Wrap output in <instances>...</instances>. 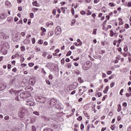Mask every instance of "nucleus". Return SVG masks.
I'll use <instances>...</instances> for the list:
<instances>
[{"mask_svg": "<svg viewBox=\"0 0 131 131\" xmlns=\"http://www.w3.org/2000/svg\"><path fill=\"white\" fill-rule=\"evenodd\" d=\"M33 114H34L35 115H36L37 116H39V113H38V112H33Z\"/></svg>", "mask_w": 131, "mask_h": 131, "instance_id": "obj_24", "label": "nucleus"}, {"mask_svg": "<svg viewBox=\"0 0 131 131\" xmlns=\"http://www.w3.org/2000/svg\"><path fill=\"white\" fill-rule=\"evenodd\" d=\"M46 83H47V84H49V85H50L51 84V82L50 81V80H46Z\"/></svg>", "mask_w": 131, "mask_h": 131, "instance_id": "obj_54", "label": "nucleus"}, {"mask_svg": "<svg viewBox=\"0 0 131 131\" xmlns=\"http://www.w3.org/2000/svg\"><path fill=\"white\" fill-rule=\"evenodd\" d=\"M91 127V125L90 124H88V127H87V129H86V130L87 131H90V128Z\"/></svg>", "mask_w": 131, "mask_h": 131, "instance_id": "obj_51", "label": "nucleus"}, {"mask_svg": "<svg viewBox=\"0 0 131 131\" xmlns=\"http://www.w3.org/2000/svg\"><path fill=\"white\" fill-rule=\"evenodd\" d=\"M97 30H98V29H94L93 34H95V35L97 34Z\"/></svg>", "mask_w": 131, "mask_h": 131, "instance_id": "obj_36", "label": "nucleus"}, {"mask_svg": "<svg viewBox=\"0 0 131 131\" xmlns=\"http://www.w3.org/2000/svg\"><path fill=\"white\" fill-rule=\"evenodd\" d=\"M8 17V13H3L0 14V20H3V19H6Z\"/></svg>", "mask_w": 131, "mask_h": 131, "instance_id": "obj_6", "label": "nucleus"}, {"mask_svg": "<svg viewBox=\"0 0 131 131\" xmlns=\"http://www.w3.org/2000/svg\"><path fill=\"white\" fill-rule=\"evenodd\" d=\"M73 61H78V60H79V57H77L76 58H74Z\"/></svg>", "mask_w": 131, "mask_h": 131, "instance_id": "obj_63", "label": "nucleus"}, {"mask_svg": "<svg viewBox=\"0 0 131 131\" xmlns=\"http://www.w3.org/2000/svg\"><path fill=\"white\" fill-rule=\"evenodd\" d=\"M71 12H72V14L73 16H74L75 13V11L74 10V8H72L71 9Z\"/></svg>", "mask_w": 131, "mask_h": 131, "instance_id": "obj_31", "label": "nucleus"}, {"mask_svg": "<svg viewBox=\"0 0 131 131\" xmlns=\"http://www.w3.org/2000/svg\"><path fill=\"white\" fill-rule=\"evenodd\" d=\"M30 42V40H29V39L26 38L24 40V43H25V45H28Z\"/></svg>", "mask_w": 131, "mask_h": 131, "instance_id": "obj_12", "label": "nucleus"}, {"mask_svg": "<svg viewBox=\"0 0 131 131\" xmlns=\"http://www.w3.org/2000/svg\"><path fill=\"white\" fill-rule=\"evenodd\" d=\"M38 43H39V45H42L43 43V40L40 39L38 41Z\"/></svg>", "mask_w": 131, "mask_h": 131, "instance_id": "obj_28", "label": "nucleus"}, {"mask_svg": "<svg viewBox=\"0 0 131 131\" xmlns=\"http://www.w3.org/2000/svg\"><path fill=\"white\" fill-rule=\"evenodd\" d=\"M75 72V74H77L78 75H79V74L80 73V72L78 70L76 71Z\"/></svg>", "mask_w": 131, "mask_h": 131, "instance_id": "obj_62", "label": "nucleus"}, {"mask_svg": "<svg viewBox=\"0 0 131 131\" xmlns=\"http://www.w3.org/2000/svg\"><path fill=\"white\" fill-rule=\"evenodd\" d=\"M127 7H131V2H129L127 4Z\"/></svg>", "mask_w": 131, "mask_h": 131, "instance_id": "obj_64", "label": "nucleus"}, {"mask_svg": "<svg viewBox=\"0 0 131 131\" xmlns=\"http://www.w3.org/2000/svg\"><path fill=\"white\" fill-rule=\"evenodd\" d=\"M77 120L81 121V120H82V117L81 116H79L77 118Z\"/></svg>", "mask_w": 131, "mask_h": 131, "instance_id": "obj_34", "label": "nucleus"}, {"mask_svg": "<svg viewBox=\"0 0 131 131\" xmlns=\"http://www.w3.org/2000/svg\"><path fill=\"white\" fill-rule=\"evenodd\" d=\"M98 98H100V97H102V93H101V92L98 93Z\"/></svg>", "mask_w": 131, "mask_h": 131, "instance_id": "obj_59", "label": "nucleus"}, {"mask_svg": "<svg viewBox=\"0 0 131 131\" xmlns=\"http://www.w3.org/2000/svg\"><path fill=\"white\" fill-rule=\"evenodd\" d=\"M5 37V33L1 32L0 33V38L4 39Z\"/></svg>", "mask_w": 131, "mask_h": 131, "instance_id": "obj_13", "label": "nucleus"}, {"mask_svg": "<svg viewBox=\"0 0 131 131\" xmlns=\"http://www.w3.org/2000/svg\"><path fill=\"white\" fill-rule=\"evenodd\" d=\"M92 67V64L90 61H86L85 64L83 66V69L84 70H88Z\"/></svg>", "mask_w": 131, "mask_h": 131, "instance_id": "obj_1", "label": "nucleus"}, {"mask_svg": "<svg viewBox=\"0 0 131 131\" xmlns=\"http://www.w3.org/2000/svg\"><path fill=\"white\" fill-rule=\"evenodd\" d=\"M12 71H13V72H14V73L17 72V68H14L12 69Z\"/></svg>", "mask_w": 131, "mask_h": 131, "instance_id": "obj_50", "label": "nucleus"}, {"mask_svg": "<svg viewBox=\"0 0 131 131\" xmlns=\"http://www.w3.org/2000/svg\"><path fill=\"white\" fill-rule=\"evenodd\" d=\"M9 38V35L5 34L4 39H8V38Z\"/></svg>", "mask_w": 131, "mask_h": 131, "instance_id": "obj_33", "label": "nucleus"}, {"mask_svg": "<svg viewBox=\"0 0 131 131\" xmlns=\"http://www.w3.org/2000/svg\"><path fill=\"white\" fill-rule=\"evenodd\" d=\"M77 42H79V44L81 45V46L82 45V41H81V40H80V39H77Z\"/></svg>", "mask_w": 131, "mask_h": 131, "instance_id": "obj_32", "label": "nucleus"}, {"mask_svg": "<svg viewBox=\"0 0 131 131\" xmlns=\"http://www.w3.org/2000/svg\"><path fill=\"white\" fill-rule=\"evenodd\" d=\"M56 109L60 110V109H63V105L62 104L58 105V107H56Z\"/></svg>", "mask_w": 131, "mask_h": 131, "instance_id": "obj_22", "label": "nucleus"}, {"mask_svg": "<svg viewBox=\"0 0 131 131\" xmlns=\"http://www.w3.org/2000/svg\"><path fill=\"white\" fill-rule=\"evenodd\" d=\"M51 69H52L53 71H57V69L59 70V67L55 64L54 66H52Z\"/></svg>", "mask_w": 131, "mask_h": 131, "instance_id": "obj_10", "label": "nucleus"}, {"mask_svg": "<svg viewBox=\"0 0 131 131\" xmlns=\"http://www.w3.org/2000/svg\"><path fill=\"white\" fill-rule=\"evenodd\" d=\"M106 74H107V75H110L111 74H112V71H108L106 72Z\"/></svg>", "mask_w": 131, "mask_h": 131, "instance_id": "obj_42", "label": "nucleus"}, {"mask_svg": "<svg viewBox=\"0 0 131 131\" xmlns=\"http://www.w3.org/2000/svg\"><path fill=\"white\" fill-rule=\"evenodd\" d=\"M9 93L12 96H16L17 94H19L20 92L18 91L14 90V89H11L9 91Z\"/></svg>", "mask_w": 131, "mask_h": 131, "instance_id": "obj_3", "label": "nucleus"}, {"mask_svg": "<svg viewBox=\"0 0 131 131\" xmlns=\"http://www.w3.org/2000/svg\"><path fill=\"white\" fill-rule=\"evenodd\" d=\"M16 81V78H14L13 79L10 80L9 82V86L11 88L13 85V83Z\"/></svg>", "mask_w": 131, "mask_h": 131, "instance_id": "obj_9", "label": "nucleus"}, {"mask_svg": "<svg viewBox=\"0 0 131 131\" xmlns=\"http://www.w3.org/2000/svg\"><path fill=\"white\" fill-rule=\"evenodd\" d=\"M60 9H61V10H62V13H63V14H65V12H66L65 8L64 7H61Z\"/></svg>", "mask_w": 131, "mask_h": 131, "instance_id": "obj_38", "label": "nucleus"}, {"mask_svg": "<svg viewBox=\"0 0 131 131\" xmlns=\"http://www.w3.org/2000/svg\"><path fill=\"white\" fill-rule=\"evenodd\" d=\"M128 50V49H127V47H124V52H127Z\"/></svg>", "mask_w": 131, "mask_h": 131, "instance_id": "obj_61", "label": "nucleus"}, {"mask_svg": "<svg viewBox=\"0 0 131 131\" xmlns=\"http://www.w3.org/2000/svg\"><path fill=\"white\" fill-rule=\"evenodd\" d=\"M120 111H121V105L119 104L118 106L117 112H120Z\"/></svg>", "mask_w": 131, "mask_h": 131, "instance_id": "obj_20", "label": "nucleus"}, {"mask_svg": "<svg viewBox=\"0 0 131 131\" xmlns=\"http://www.w3.org/2000/svg\"><path fill=\"white\" fill-rule=\"evenodd\" d=\"M20 35H21V36H25V32H21V33H20Z\"/></svg>", "mask_w": 131, "mask_h": 131, "instance_id": "obj_57", "label": "nucleus"}, {"mask_svg": "<svg viewBox=\"0 0 131 131\" xmlns=\"http://www.w3.org/2000/svg\"><path fill=\"white\" fill-rule=\"evenodd\" d=\"M30 18H33V17H34V14H33V13H31L30 14Z\"/></svg>", "mask_w": 131, "mask_h": 131, "instance_id": "obj_48", "label": "nucleus"}, {"mask_svg": "<svg viewBox=\"0 0 131 131\" xmlns=\"http://www.w3.org/2000/svg\"><path fill=\"white\" fill-rule=\"evenodd\" d=\"M49 78L51 80L53 79V75L50 74L49 76Z\"/></svg>", "mask_w": 131, "mask_h": 131, "instance_id": "obj_56", "label": "nucleus"}, {"mask_svg": "<svg viewBox=\"0 0 131 131\" xmlns=\"http://www.w3.org/2000/svg\"><path fill=\"white\" fill-rule=\"evenodd\" d=\"M21 66L23 68H25V67H26V66H27V64H26V63H21Z\"/></svg>", "mask_w": 131, "mask_h": 131, "instance_id": "obj_49", "label": "nucleus"}, {"mask_svg": "<svg viewBox=\"0 0 131 131\" xmlns=\"http://www.w3.org/2000/svg\"><path fill=\"white\" fill-rule=\"evenodd\" d=\"M110 35L111 37H113L114 36V32H113V30H111Z\"/></svg>", "mask_w": 131, "mask_h": 131, "instance_id": "obj_16", "label": "nucleus"}, {"mask_svg": "<svg viewBox=\"0 0 131 131\" xmlns=\"http://www.w3.org/2000/svg\"><path fill=\"white\" fill-rule=\"evenodd\" d=\"M71 51H69L66 54L67 57H68L71 55Z\"/></svg>", "mask_w": 131, "mask_h": 131, "instance_id": "obj_39", "label": "nucleus"}, {"mask_svg": "<svg viewBox=\"0 0 131 131\" xmlns=\"http://www.w3.org/2000/svg\"><path fill=\"white\" fill-rule=\"evenodd\" d=\"M108 90H109V86H106L105 89V91H103L104 94H107V92H108Z\"/></svg>", "mask_w": 131, "mask_h": 131, "instance_id": "obj_17", "label": "nucleus"}, {"mask_svg": "<svg viewBox=\"0 0 131 131\" xmlns=\"http://www.w3.org/2000/svg\"><path fill=\"white\" fill-rule=\"evenodd\" d=\"M125 28H126V29H128V28H129V25L125 24Z\"/></svg>", "mask_w": 131, "mask_h": 131, "instance_id": "obj_41", "label": "nucleus"}, {"mask_svg": "<svg viewBox=\"0 0 131 131\" xmlns=\"http://www.w3.org/2000/svg\"><path fill=\"white\" fill-rule=\"evenodd\" d=\"M72 66L70 63H68L67 67H68V68H69V69H70V68H71Z\"/></svg>", "mask_w": 131, "mask_h": 131, "instance_id": "obj_53", "label": "nucleus"}, {"mask_svg": "<svg viewBox=\"0 0 131 131\" xmlns=\"http://www.w3.org/2000/svg\"><path fill=\"white\" fill-rule=\"evenodd\" d=\"M76 19H73L71 23V26H73V25H74V24L76 23Z\"/></svg>", "mask_w": 131, "mask_h": 131, "instance_id": "obj_21", "label": "nucleus"}, {"mask_svg": "<svg viewBox=\"0 0 131 131\" xmlns=\"http://www.w3.org/2000/svg\"><path fill=\"white\" fill-rule=\"evenodd\" d=\"M32 43H33V45H34V43H35V38H33L32 39Z\"/></svg>", "mask_w": 131, "mask_h": 131, "instance_id": "obj_44", "label": "nucleus"}, {"mask_svg": "<svg viewBox=\"0 0 131 131\" xmlns=\"http://www.w3.org/2000/svg\"><path fill=\"white\" fill-rule=\"evenodd\" d=\"M41 30L42 31L43 33H45V32H46V31H47V29H46V28H45L43 27L41 28Z\"/></svg>", "mask_w": 131, "mask_h": 131, "instance_id": "obj_26", "label": "nucleus"}, {"mask_svg": "<svg viewBox=\"0 0 131 131\" xmlns=\"http://www.w3.org/2000/svg\"><path fill=\"white\" fill-rule=\"evenodd\" d=\"M114 85H115V82H112L111 83V88H113V86H114Z\"/></svg>", "mask_w": 131, "mask_h": 131, "instance_id": "obj_40", "label": "nucleus"}, {"mask_svg": "<svg viewBox=\"0 0 131 131\" xmlns=\"http://www.w3.org/2000/svg\"><path fill=\"white\" fill-rule=\"evenodd\" d=\"M118 20L119 21V25H122V24H123V21H122V18H119Z\"/></svg>", "mask_w": 131, "mask_h": 131, "instance_id": "obj_14", "label": "nucleus"}, {"mask_svg": "<svg viewBox=\"0 0 131 131\" xmlns=\"http://www.w3.org/2000/svg\"><path fill=\"white\" fill-rule=\"evenodd\" d=\"M52 58H53V55L51 54L48 55V56H47L48 59H52Z\"/></svg>", "mask_w": 131, "mask_h": 131, "instance_id": "obj_45", "label": "nucleus"}, {"mask_svg": "<svg viewBox=\"0 0 131 131\" xmlns=\"http://www.w3.org/2000/svg\"><path fill=\"white\" fill-rule=\"evenodd\" d=\"M32 131H36V127H35V126H32Z\"/></svg>", "mask_w": 131, "mask_h": 131, "instance_id": "obj_27", "label": "nucleus"}, {"mask_svg": "<svg viewBox=\"0 0 131 131\" xmlns=\"http://www.w3.org/2000/svg\"><path fill=\"white\" fill-rule=\"evenodd\" d=\"M43 119H44L45 121H49L50 120V118L47 116H43Z\"/></svg>", "mask_w": 131, "mask_h": 131, "instance_id": "obj_15", "label": "nucleus"}, {"mask_svg": "<svg viewBox=\"0 0 131 131\" xmlns=\"http://www.w3.org/2000/svg\"><path fill=\"white\" fill-rule=\"evenodd\" d=\"M33 6H35V7H37V1H35L32 3Z\"/></svg>", "mask_w": 131, "mask_h": 131, "instance_id": "obj_30", "label": "nucleus"}, {"mask_svg": "<svg viewBox=\"0 0 131 131\" xmlns=\"http://www.w3.org/2000/svg\"><path fill=\"white\" fill-rule=\"evenodd\" d=\"M24 115H25V110L21 107L19 111L18 116L20 118H23Z\"/></svg>", "mask_w": 131, "mask_h": 131, "instance_id": "obj_2", "label": "nucleus"}, {"mask_svg": "<svg viewBox=\"0 0 131 131\" xmlns=\"http://www.w3.org/2000/svg\"><path fill=\"white\" fill-rule=\"evenodd\" d=\"M53 66H55V63L48 62L47 63V65L45 66V67H46V68H49V67H50V68H52V67H53Z\"/></svg>", "mask_w": 131, "mask_h": 131, "instance_id": "obj_7", "label": "nucleus"}, {"mask_svg": "<svg viewBox=\"0 0 131 131\" xmlns=\"http://www.w3.org/2000/svg\"><path fill=\"white\" fill-rule=\"evenodd\" d=\"M109 6L110 7H115V4H114V3H109Z\"/></svg>", "mask_w": 131, "mask_h": 131, "instance_id": "obj_37", "label": "nucleus"}, {"mask_svg": "<svg viewBox=\"0 0 131 131\" xmlns=\"http://www.w3.org/2000/svg\"><path fill=\"white\" fill-rule=\"evenodd\" d=\"M25 46H21L20 47V50L21 51V52H24V51H25Z\"/></svg>", "mask_w": 131, "mask_h": 131, "instance_id": "obj_29", "label": "nucleus"}, {"mask_svg": "<svg viewBox=\"0 0 131 131\" xmlns=\"http://www.w3.org/2000/svg\"><path fill=\"white\" fill-rule=\"evenodd\" d=\"M57 100L56 99H55L54 98L52 99L51 100V102H50V105H51V106H55V105H56V104H57Z\"/></svg>", "mask_w": 131, "mask_h": 131, "instance_id": "obj_8", "label": "nucleus"}, {"mask_svg": "<svg viewBox=\"0 0 131 131\" xmlns=\"http://www.w3.org/2000/svg\"><path fill=\"white\" fill-rule=\"evenodd\" d=\"M122 93H123V89H121L120 91L119 94L121 95V96H122Z\"/></svg>", "mask_w": 131, "mask_h": 131, "instance_id": "obj_58", "label": "nucleus"}, {"mask_svg": "<svg viewBox=\"0 0 131 131\" xmlns=\"http://www.w3.org/2000/svg\"><path fill=\"white\" fill-rule=\"evenodd\" d=\"M19 127H15L14 128V131H19Z\"/></svg>", "mask_w": 131, "mask_h": 131, "instance_id": "obj_43", "label": "nucleus"}, {"mask_svg": "<svg viewBox=\"0 0 131 131\" xmlns=\"http://www.w3.org/2000/svg\"><path fill=\"white\" fill-rule=\"evenodd\" d=\"M7 21H8V22H12V21H13V17H8V18H7Z\"/></svg>", "mask_w": 131, "mask_h": 131, "instance_id": "obj_23", "label": "nucleus"}, {"mask_svg": "<svg viewBox=\"0 0 131 131\" xmlns=\"http://www.w3.org/2000/svg\"><path fill=\"white\" fill-rule=\"evenodd\" d=\"M80 128L82 130L84 128V125L83 124H81Z\"/></svg>", "mask_w": 131, "mask_h": 131, "instance_id": "obj_46", "label": "nucleus"}, {"mask_svg": "<svg viewBox=\"0 0 131 131\" xmlns=\"http://www.w3.org/2000/svg\"><path fill=\"white\" fill-rule=\"evenodd\" d=\"M83 91V88H82L81 87L79 88V92H82Z\"/></svg>", "mask_w": 131, "mask_h": 131, "instance_id": "obj_55", "label": "nucleus"}, {"mask_svg": "<svg viewBox=\"0 0 131 131\" xmlns=\"http://www.w3.org/2000/svg\"><path fill=\"white\" fill-rule=\"evenodd\" d=\"M28 65L29 67H33V66H34V63L31 62V63H29Z\"/></svg>", "mask_w": 131, "mask_h": 131, "instance_id": "obj_35", "label": "nucleus"}, {"mask_svg": "<svg viewBox=\"0 0 131 131\" xmlns=\"http://www.w3.org/2000/svg\"><path fill=\"white\" fill-rule=\"evenodd\" d=\"M27 105H29V106H35V103L31 101H28Z\"/></svg>", "mask_w": 131, "mask_h": 131, "instance_id": "obj_11", "label": "nucleus"}, {"mask_svg": "<svg viewBox=\"0 0 131 131\" xmlns=\"http://www.w3.org/2000/svg\"><path fill=\"white\" fill-rule=\"evenodd\" d=\"M32 11H33V12H34V13H35L36 12H37V11H38V8H33Z\"/></svg>", "mask_w": 131, "mask_h": 131, "instance_id": "obj_25", "label": "nucleus"}, {"mask_svg": "<svg viewBox=\"0 0 131 131\" xmlns=\"http://www.w3.org/2000/svg\"><path fill=\"white\" fill-rule=\"evenodd\" d=\"M20 97L22 99H27V98H28V96H27V92H21L20 94Z\"/></svg>", "mask_w": 131, "mask_h": 131, "instance_id": "obj_5", "label": "nucleus"}, {"mask_svg": "<svg viewBox=\"0 0 131 131\" xmlns=\"http://www.w3.org/2000/svg\"><path fill=\"white\" fill-rule=\"evenodd\" d=\"M123 107H126V106H127V103H126V102H124L123 103Z\"/></svg>", "mask_w": 131, "mask_h": 131, "instance_id": "obj_60", "label": "nucleus"}, {"mask_svg": "<svg viewBox=\"0 0 131 131\" xmlns=\"http://www.w3.org/2000/svg\"><path fill=\"white\" fill-rule=\"evenodd\" d=\"M80 14H81V15H85V11H80Z\"/></svg>", "mask_w": 131, "mask_h": 131, "instance_id": "obj_47", "label": "nucleus"}, {"mask_svg": "<svg viewBox=\"0 0 131 131\" xmlns=\"http://www.w3.org/2000/svg\"><path fill=\"white\" fill-rule=\"evenodd\" d=\"M55 33L57 35H60L62 33V29L60 27H57L55 29Z\"/></svg>", "mask_w": 131, "mask_h": 131, "instance_id": "obj_4", "label": "nucleus"}, {"mask_svg": "<svg viewBox=\"0 0 131 131\" xmlns=\"http://www.w3.org/2000/svg\"><path fill=\"white\" fill-rule=\"evenodd\" d=\"M18 20H19V18H18L17 16H15L14 17V22H17V21H18Z\"/></svg>", "mask_w": 131, "mask_h": 131, "instance_id": "obj_52", "label": "nucleus"}, {"mask_svg": "<svg viewBox=\"0 0 131 131\" xmlns=\"http://www.w3.org/2000/svg\"><path fill=\"white\" fill-rule=\"evenodd\" d=\"M78 80L79 82H80V83H82L84 82L83 79H82L81 77H79L78 78Z\"/></svg>", "mask_w": 131, "mask_h": 131, "instance_id": "obj_19", "label": "nucleus"}, {"mask_svg": "<svg viewBox=\"0 0 131 131\" xmlns=\"http://www.w3.org/2000/svg\"><path fill=\"white\" fill-rule=\"evenodd\" d=\"M48 35L49 36H53V35H54V32L52 31H49L48 33Z\"/></svg>", "mask_w": 131, "mask_h": 131, "instance_id": "obj_18", "label": "nucleus"}]
</instances>
